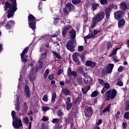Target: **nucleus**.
I'll return each mask as SVG.
<instances>
[{
  "mask_svg": "<svg viewBox=\"0 0 129 129\" xmlns=\"http://www.w3.org/2000/svg\"><path fill=\"white\" fill-rule=\"evenodd\" d=\"M6 1H10V2H11V4H10L9 2L7 1L5 3V6L4 7L5 11H8L7 18L8 19H10V18H12V17L14 16L15 12L17 11V10H18V8H17V6H18V5L17 4V0ZM8 9H9L8 10Z\"/></svg>",
  "mask_w": 129,
  "mask_h": 129,
  "instance_id": "nucleus-1",
  "label": "nucleus"
},
{
  "mask_svg": "<svg viewBox=\"0 0 129 129\" xmlns=\"http://www.w3.org/2000/svg\"><path fill=\"white\" fill-rule=\"evenodd\" d=\"M72 27L71 25L67 26L63 28L62 30V36L63 38H66L67 35V33L69 32V36H71L72 39H75L76 38V31L73 28L71 29Z\"/></svg>",
  "mask_w": 129,
  "mask_h": 129,
  "instance_id": "nucleus-2",
  "label": "nucleus"
},
{
  "mask_svg": "<svg viewBox=\"0 0 129 129\" xmlns=\"http://www.w3.org/2000/svg\"><path fill=\"white\" fill-rule=\"evenodd\" d=\"M104 17H105V13L102 11L96 14L95 17L92 18V23L91 24V28L93 29L96 25H97V23H99V22H101L103 19H104Z\"/></svg>",
  "mask_w": 129,
  "mask_h": 129,
  "instance_id": "nucleus-3",
  "label": "nucleus"
},
{
  "mask_svg": "<svg viewBox=\"0 0 129 129\" xmlns=\"http://www.w3.org/2000/svg\"><path fill=\"white\" fill-rule=\"evenodd\" d=\"M117 93V91L115 90V89H113L112 90H108L107 92L105 93V98L106 101L110 100V99H114L115 98V96H116V94Z\"/></svg>",
  "mask_w": 129,
  "mask_h": 129,
  "instance_id": "nucleus-4",
  "label": "nucleus"
},
{
  "mask_svg": "<svg viewBox=\"0 0 129 129\" xmlns=\"http://www.w3.org/2000/svg\"><path fill=\"white\" fill-rule=\"evenodd\" d=\"M75 7L73 6V4L71 2H68L67 3L65 8L63 9V15L66 16V15L69 14V13L72 12V10H74Z\"/></svg>",
  "mask_w": 129,
  "mask_h": 129,
  "instance_id": "nucleus-5",
  "label": "nucleus"
},
{
  "mask_svg": "<svg viewBox=\"0 0 129 129\" xmlns=\"http://www.w3.org/2000/svg\"><path fill=\"white\" fill-rule=\"evenodd\" d=\"M111 9L116 10L117 9V5H114V4L110 5L105 9V14L106 19H109L110 13L111 12Z\"/></svg>",
  "mask_w": 129,
  "mask_h": 129,
  "instance_id": "nucleus-6",
  "label": "nucleus"
},
{
  "mask_svg": "<svg viewBox=\"0 0 129 129\" xmlns=\"http://www.w3.org/2000/svg\"><path fill=\"white\" fill-rule=\"evenodd\" d=\"M12 124L14 128H19L23 125V123H22V120L20 118L16 117L14 119Z\"/></svg>",
  "mask_w": 129,
  "mask_h": 129,
  "instance_id": "nucleus-7",
  "label": "nucleus"
},
{
  "mask_svg": "<svg viewBox=\"0 0 129 129\" xmlns=\"http://www.w3.org/2000/svg\"><path fill=\"white\" fill-rule=\"evenodd\" d=\"M93 114V108L91 106L85 108V116L88 118H90Z\"/></svg>",
  "mask_w": 129,
  "mask_h": 129,
  "instance_id": "nucleus-8",
  "label": "nucleus"
},
{
  "mask_svg": "<svg viewBox=\"0 0 129 129\" xmlns=\"http://www.w3.org/2000/svg\"><path fill=\"white\" fill-rule=\"evenodd\" d=\"M66 46L67 49L71 52L75 51V45L73 40H69Z\"/></svg>",
  "mask_w": 129,
  "mask_h": 129,
  "instance_id": "nucleus-9",
  "label": "nucleus"
},
{
  "mask_svg": "<svg viewBox=\"0 0 129 129\" xmlns=\"http://www.w3.org/2000/svg\"><path fill=\"white\" fill-rule=\"evenodd\" d=\"M114 17L116 21H119L123 17V12L117 11L114 13Z\"/></svg>",
  "mask_w": 129,
  "mask_h": 129,
  "instance_id": "nucleus-10",
  "label": "nucleus"
},
{
  "mask_svg": "<svg viewBox=\"0 0 129 129\" xmlns=\"http://www.w3.org/2000/svg\"><path fill=\"white\" fill-rule=\"evenodd\" d=\"M66 109L67 110H70L71 108H72V106L73 105V103L71 102V98L70 97H67L66 100Z\"/></svg>",
  "mask_w": 129,
  "mask_h": 129,
  "instance_id": "nucleus-11",
  "label": "nucleus"
},
{
  "mask_svg": "<svg viewBox=\"0 0 129 129\" xmlns=\"http://www.w3.org/2000/svg\"><path fill=\"white\" fill-rule=\"evenodd\" d=\"M24 91L25 92L26 97L30 98L31 97V90L27 84L25 85Z\"/></svg>",
  "mask_w": 129,
  "mask_h": 129,
  "instance_id": "nucleus-12",
  "label": "nucleus"
},
{
  "mask_svg": "<svg viewBox=\"0 0 129 129\" xmlns=\"http://www.w3.org/2000/svg\"><path fill=\"white\" fill-rule=\"evenodd\" d=\"M37 22H38V20H35V21H29L28 23V25L29 28H31L32 30L35 32L36 30V24H37Z\"/></svg>",
  "mask_w": 129,
  "mask_h": 129,
  "instance_id": "nucleus-13",
  "label": "nucleus"
},
{
  "mask_svg": "<svg viewBox=\"0 0 129 129\" xmlns=\"http://www.w3.org/2000/svg\"><path fill=\"white\" fill-rule=\"evenodd\" d=\"M113 67H114V64L113 63H110L107 66L106 68L107 74H111Z\"/></svg>",
  "mask_w": 129,
  "mask_h": 129,
  "instance_id": "nucleus-14",
  "label": "nucleus"
},
{
  "mask_svg": "<svg viewBox=\"0 0 129 129\" xmlns=\"http://www.w3.org/2000/svg\"><path fill=\"white\" fill-rule=\"evenodd\" d=\"M73 61H74L76 62V64L79 66L80 65L81 62L80 61H79V58H78V53H75L73 54L72 56Z\"/></svg>",
  "mask_w": 129,
  "mask_h": 129,
  "instance_id": "nucleus-15",
  "label": "nucleus"
},
{
  "mask_svg": "<svg viewBox=\"0 0 129 129\" xmlns=\"http://www.w3.org/2000/svg\"><path fill=\"white\" fill-rule=\"evenodd\" d=\"M15 23L14 20H10L8 22H7L6 25V28L7 29V30H11L12 29V26L15 25Z\"/></svg>",
  "mask_w": 129,
  "mask_h": 129,
  "instance_id": "nucleus-16",
  "label": "nucleus"
},
{
  "mask_svg": "<svg viewBox=\"0 0 129 129\" xmlns=\"http://www.w3.org/2000/svg\"><path fill=\"white\" fill-rule=\"evenodd\" d=\"M84 81L85 84H90L93 81V79L90 76L87 75L85 76Z\"/></svg>",
  "mask_w": 129,
  "mask_h": 129,
  "instance_id": "nucleus-17",
  "label": "nucleus"
},
{
  "mask_svg": "<svg viewBox=\"0 0 129 129\" xmlns=\"http://www.w3.org/2000/svg\"><path fill=\"white\" fill-rule=\"evenodd\" d=\"M86 66H87V67H91L92 68H93L96 66V63L91 60H87L86 61Z\"/></svg>",
  "mask_w": 129,
  "mask_h": 129,
  "instance_id": "nucleus-18",
  "label": "nucleus"
},
{
  "mask_svg": "<svg viewBox=\"0 0 129 129\" xmlns=\"http://www.w3.org/2000/svg\"><path fill=\"white\" fill-rule=\"evenodd\" d=\"M81 100H82V98L80 97V95L78 94L77 95V98H76V99L74 101L73 104L74 105H76L77 103L79 104L81 102Z\"/></svg>",
  "mask_w": 129,
  "mask_h": 129,
  "instance_id": "nucleus-19",
  "label": "nucleus"
},
{
  "mask_svg": "<svg viewBox=\"0 0 129 129\" xmlns=\"http://www.w3.org/2000/svg\"><path fill=\"white\" fill-rule=\"evenodd\" d=\"M125 24V20L124 19H120L118 22V28H122L124 24Z\"/></svg>",
  "mask_w": 129,
  "mask_h": 129,
  "instance_id": "nucleus-20",
  "label": "nucleus"
},
{
  "mask_svg": "<svg viewBox=\"0 0 129 129\" xmlns=\"http://www.w3.org/2000/svg\"><path fill=\"white\" fill-rule=\"evenodd\" d=\"M62 91V93L66 96L71 95V91L68 88H63Z\"/></svg>",
  "mask_w": 129,
  "mask_h": 129,
  "instance_id": "nucleus-21",
  "label": "nucleus"
},
{
  "mask_svg": "<svg viewBox=\"0 0 129 129\" xmlns=\"http://www.w3.org/2000/svg\"><path fill=\"white\" fill-rule=\"evenodd\" d=\"M40 51L41 52H44L41 55L43 59H45V58H47V49H41Z\"/></svg>",
  "mask_w": 129,
  "mask_h": 129,
  "instance_id": "nucleus-22",
  "label": "nucleus"
},
{
  "mask_svg": "<svg viewBox=\"0 0 129 129\" xmlns=\"http://www.w3.org/2000/svg\"><path fill=\"white\" fill-rule=\"evenodd\" d=\"M28 22H32L33 21H36V17L34 16L32 14H29L28 16Z\"/></svg>",
  "mask_w": 129,
  "mask_h": 129,
  "instance_id": "nucleus-23",
  "label": "nucleus"
},
{
  "mask_svg": "<svg viewBox=\"0 0 129 129\" xmlns=\"http://www.w3.org/2000/svg\"><path fill=\"white\" fill-rule=\"evenodd\" d=\"M127 8V7L126 6V4H125L124 2L121 3L120 4V9L121 10H122L123 11H125Z\"/></svg>",
  "mask_w": 129,
  "mask_h": 129,
  "instance_id": "nucleus-24",
  "label": "nucleus"
},
{
  "mask_svg": "<svg viewBox=\"0 0 129 129\" xmlns=\"http://www.w3.org/2000/svg\"><path fill=\"white\" fill-rule=\"evenodd\" d=\"M21 61L22 62H23L24 64H26L27 62H28V55H24L23 56H22V54H21Z\"/></svg>",
  "mask_w": 129,
  "mask_h": 129,
  "instance_id": "nucleus-25",
  "label": "nucleus"
},
{
  "mask_svg": "<svg viewBox=\"0 0 129 129\" xmlns=\"http://www.w3.org/2000/svg\"><path fill=\"white\" fill-rule=\"evenodd\" d=\"M92 8L93 11H96L98 8H99V5L96 3H93L92 5Z\"/></svg>",
  "mask_w": 129,
  "mask_h": 129,
  "instance_id": "nucleus-26",
  "label": "nucleus"
},
{
  "mask_svg": "<svg viewBox=\"0 0 129 129\" xmlns=\"http://www.w3.org/2000/svg\"><path fill=\"white\" fill-rule=\"evenodd\" d=\"M56 97H57V94H56V92L52 93L51 98V103H55V99H56Z\"/></svg>",
  "mask_w": 129,
  "mask_h": 129,
  "instance_id": "nucleus-27",
  "label": "nucleus"
},
{
  "mask_svg": "<svg viewBox=\"0 0 129 129\" xmlns=\"http://www.w3.org/2000/svg\"><path fill=\"white\" fill-rule=\"evenodd\" d=\"M110 106H111V104H109L106 106V107L104 108L102 111L103 113H105L106 111H109L110 109Z\"/></svg>",
  "mask_w": 129,
  "mask_h": 129,
  "instance_id": "nucleus-28",
  "label": "nucleus"
},
{
  "mask_svg": "<svg viewBox=\"0 0 129 129\" xmlns=\"http://www.w3.org/2000/svg\"><path fill=\"white\" fill-rule=\"evenodd\" d=\"M20 101L19 100V99H17V102L15 106V110H17V111L18 112L20 111Z\"/></svg>",
  "mask_w": 129,
  "mask_h": 129,
  "instance_id": "nucleus-29",
  "label": "nucleus"
},
{
  "mask_svg": "<svg viewBox=\"0 0 129 129\" xmlns=\"http://www.w3.org/2000/svg\"><path fill=\"white\" fill-rule=\"evenodd\" d=\"M77 81L78 84L81 85V84H83V79L81 77H79L77 79Z\"/></svg>",
  "mask_w": 129,
  "mask_h": 129,
  "instance_id": "nucleus-30",
  "label": "nucleus"
},
{
  "mask_svg": "<svg viewBox=\"0 0 129 129\" xmlns=\"http://www.w3.org/2000/svg\"><path fill=\"white\" fill-rule=\"evenodd\" d=\"M119 49V47L115 48L111 52V53L109 54V57H112V56H113V55L116 54L117 52V50Z\"/></svg>",
  "mask_w": 129,
  "mask_h": 129,
  "instance_id": "nucleus-31",
  "label": "nucleus"
},
{
  "mask_svg": "<svg viewBox=\"0 0 129 129\" xmlns=\"http://www.w3.org/2000/svg\"><path fill=\"white\" fill-rule=\"evenodd\" d=\"M29 47L27 46L22 51V53H21V55H22V56H25L26 55V53H27L29 51Z\"/></svg>",
  "mask_w": 129,
  "mask_h": 129,
  "instance_id": "nucleus-32",
  "label": "nucleus"
},
{
  "mask_svg": "<svg viewBox=\"0 0 129 129\" xmlns=\"http://www.w3.org/2000/svg\"><path fill=\"white\" fill-rule=\"evenodd\" d=\"M91 38H94V35L92 33L85 36L84 39V40H87L88 39H91Z\"/></svg>",
  "mask_w": 129,
  "mask_h": 129,
  "instance_id": "nucleus-33",
  "label": "nucleus"
},
{
  "mask_svg": "<svg viewBox=\"0 0 129 129\" xmlns=\"http://www.w3.org/2000/svg\"><path fill=\"white\" fill-rule=\"evenodd\" d=\"M117 85L118 86H123V83L121 81L120 78L117 79Z\"/></svg>",
  "mask_w": 129,
  "mask_h": 129,
  "instance_id": "nucleus-34",
  "label": "nucleus"
},
{
  "mask_svg": "<svg viewBox=\"0 0 129 129\" xmlns=\"http://www.w3.org/2000/svg\"><path fill=\"white\" fill-rule=\"evenodd\" d=\"M42 67H43V63L41 61H39L38 63L36 64V69H41Z\"/></svg>",
  "mask_w": 129,
  "mask_h": 129,
  "instance_id": "nucleus-35",
  "label": "nucleus"
},
{
  "mask_svg": "<svg viewBox=\"0 0 129 129\" xmlns=\"http://www.w3.org/2000/svg\"><path fill=\"white\" fill-rule=\"evenodd\" d=\"M125 110H126V111L129 110V100L126 101L125 103Z\"/></svg>",
  "mask_w": 129,
  "mask_h": 129,
  "instance_id": "nucleus-36",
  "label": "nucleus"
},
{
  "mask_svg": "<svg viewBox=\"0 0 129 129\" xmlns=\"http://www.w3.org/2000/svg\"><path fill=\"white\" fill-rule=\"evenodd\" d=\"M97 95H98V92L95 90L92 93L91 96V97H96Z\"/></svg>",
  "mask_w": 129,
  "mask_h": 129,
  "instance_id": "nucleus-37",
  "label": "nucleus"
},
{
  "mask_svg": "<svg viewBox=\"0 0 129 129\" xmlns=\"http://www.w3.org/2000/svg\"><path fill=\"white\" fill-rule=\"evenodd\" d=\"M72 3L73 5H79L81 3V0H72Z\"/></svg>",
  "mask_w": 129,
  "mask_h": 129,
  "instance_id": "nucleus-38",
  "label": "nucleus"
},
{
  "mask_svg": "<svg viewBox=\"0 0 129 129\" xmlns=\"http://www.w3.org/2000/svg\"><path fill=\"white\" fill-rule=\"evenodd\" d=\"M51 122H52V123H59V122H60V119L54 118L52 119Z\"/></svg>",
  "mask_w": 129,
  "mask_h": 129,
  "instance_id": "nucleus-39",
  "label": "nucleus"
},
{
  "mask_svg": "<svg viewBox=\"0 0 129 129\" xmlns=\"http://www.w3.org/2000/svg\"><path fill=\"white\" fill-rule=\"evenodd\" d=\"M41 127L43 129H48L49 126L47 123H43L41 125Z\"/></svg>",
  "mask_w": 129,
  "mask_h": 129,
  "instance_id": "nucleus-40",
  "label": "nucleus"
},
{
  "mask_svg": "<svg viewBox=\"0 0 129 129\" xmlns=\"http://www.w3.org/2000/svg\"><path fill=\"white\" fill-rule=\"evenodd\" d=\"M111 47H112V45H111V42L108 41L106 43L107 50H109V49H110Z\"/></svg>",
  "mask_w": 129,
  "mask_h": 129,
  "instance_id": "nucleus-41",
  "label": "nucleus"
},
{
  "mask_svg": "<svg viewBox=\"0 0 129 129\" xmlns=\"http://www.w3.org/2000/svg\"><path fill=\"white\" fill-rule=\"evenodd\" d=\"M72 72H73V71H72L71 68L69 67L68 69V71H67V74H68V77H70V75L72 73Z\"/></svg>",
  "mask_w": 129,
  "mask_h": 129,
  "instance_id": "nucleus-42",
  "label": "nucleus"
},
{
  "mask_svg": "<svg viewBox=\"0 0 129 129\" xmlns=\"http://www.w3.org/2000/svg\"><path fill=\"white\" fill-rule=\"evenodd\" d=\"M43 101H45V102H48V95H44L42 97Z\"/></svg>",
  "mask_w": 129,
  "mask_h": 129,
  "instance_id": "nucleus-43",
  "label": "nucleus"
},
{
  "mask_svg": "<svg viewBox=\"0 0 129 129\" xmlns=\"http://www.w3.org/2000/svg\"><path fill=\"white\" fill-rule=\"evenodd\" d=\"M100 3L102 6H105V5H107L108 2H107V0H101Z\"/></svg>",
  "mask_w": 129,
  "mask_h": 129,
  "instance_id": "nucleus-44",
  "label": "nucleus"
},
{
  "mask_svg": "<svg viewBox=\"0 0 129 129\" xmlns=\"http://www.w3.org/2000/svg\"><path fill=\"white\" fill-rule=\"evenodd\" d=\"M35 79H36V76H35V75L34 74H32L29 77L30 81H34Z\"/></svg>",
  "mask_w": 129,
  "mask_h": 129,
  "instance_id": "nucleus-45",
  "label": "nucleus"
},
{
  "mask_svg": "<svg viewBox=\"0 0 129 129\" xmlns=\"http://www.w3.org/2000/svg\"><path fill=\"white\" fill-rule=\"evenodd\" d=\"M57 115H58V116H62V115H64V113H63V111H62V110H58Z\"/></svg>",
  "mask_w": 129,
  "mask_h": 129,
  "instance_id": "nucleus-46",
  "label": "nucleus"
},
{
  "mask_svg": "<svg viewBox=\"0 0 129 129\" xmlns=\"http://www.w3.org/2000/svg\"><path fill=\"white\" fill-rule=\"evenodd\" d=\"M101 32V29H94L93 31L94 35H97L98 33H100Z\"/></svg>",
  "mask_w": 129,
  "mask_h": 129,
  "instance_id": "nucleus-47",
  "label": "nucleus"
},
{
  "mask_svg": "<svg viewBox=\"0 0 129 129\" xmlns=\"http://www.w3.org/2000/svg\"><path fill=\"white\" fill-rule=\"evenodd\" d=\"M112 60L113 62H115V63H117V62H119V59H117V56H114L113 57Z\"/></svg>",
  "mask_w": 129,
  "mask_h": 129,
  "instance_id": "nucleus-48",
  "label": "nucleus"
},
{
  "mask_svg": "<svg viewBox=\"0 0 129 129\" xmlns=\"http://www.w3.org/2000/svg\"><path fill=\"white\" fill-rule=\"evenodd\" d=\"M78 72L80 74H82L83 73V69L81 67H79L78 68Z\"/></svg>",
  "mask_w": 129,
  "mask_h": 129,
  "instance_id": "nucleus-49",
  "label": "nucleus"
},
{
  "mask_svg": "<svg viewBox=\"0 0 129 129\" xmlns=\"http://www.w3.org/2000/svg\"><path fill=\"white\" fill-rule=\"evenodd\" d=\"M73 76L74 77H77V73L75 71H73L70 74V77Z\"/></svg>",
  "mask_w": 129,
  "mask_h": 129,
  "instance_id": "nucleus-50",
  "label": "nucleus"
},
{
  "mask_svg": "<svg viewBox=\"0 0 129 129\" xmlns=\"http://www.w3.org/2000/svg\"><path fill=\"white\" fill-rule=\"evenodd\" d=\"M124 116L126 119H129V111H127L125 112L124 114Z\"/></svg>",
  "mask_w": 129,
  "mask_h": 129,
  "instance_id": "nucleus-51",
  "label": "nucleus"
},
{
  "mask_svg": "<svg viewBox=\"0 0 129 129\" xmlns=\"http://www.w3.org/2000/svg\"><path fill=\"white\" fill-rule=\"evenodd\" d=\"M42 109L43 111H47V110H50V108L48 106H44L42 107Z\"/></svg>",
  "mask_w": 129,
  "mask_h": 129,
  "instance_id": "nucleus-52",
  "label": "nucleus"
},
{
  "mask_svg": "<svg viewBox=\"0 0 129 129\" xmlns=\"http://www.w3.org/2000/svg\"><path fill=\"white\" fill-rule=\"evenodd\" d=\"M54 20H53V24L54 25H57L58 24V22H59V18H54Z\"/></svg>",
  "mask_w": 129,
  "mask_h": 129,
  "instance_id": "nucleus-53",
  "label": "nucleus"
},
{
  "mask_svg": "<svg viewBox=\"0 0 129 129\" xmlns=\"http://www.w3.org/2000/svg\"><path fill=\"white\" fill-rule=\"evenodd\" d=\"M11 115L12 116L13 119H15V118L17 117V116H16V111H12L11 113Z\"/></svg>",
  "mask_w": 129,
  "mask_h": 129,
  "instance_id": "nucleus-54",
  "label": "nucleus"
},
{
  "mask_svg": "<svg viewBox=\"0 0 129 129\" xmlns=\"http://www.w3.org/2000/svg\"><path fill=\"white\" fill-rule=\"evenodd\" d=\"M84 50V46H79L78 51L79 52H82V50Z\"/></svg>",
  "mask_w": 129,
  "mask_h": 129,
  "instance_id": "nucleus-55",
  "label": "nucleus"
},
{
  "mask_svg": "<svg viewBox=\"0 0 129 129\" xmlns=\"http://www.w3.org/2000/svg\"><path fill=\"white\" fill-rule=\"evenodd\" d=\"M41 120H43V121H48V120H49V118L46 116H43Z\"/></svg>",
  "mask_w": 129,
  "mask_h": 129,
  "instance_id": "nucleus-56",
  "label": "nucleus"
},
{
  "mask_svg": "<svg viewBox=\"0 0 129 129\" xmlns=\"http://www.w3.org/2000/svg\"><path fill=\"white\" fill-rule=\"evenodd\" d=\"M105 88H106L107 89H109V88H110V85H109V84L108 83H105L104 84V87Z\"/></svg>",
  "mask_w": 129,
  "mask_h": 129,
  "instance_id": "nucleus-57",
  "label": "nucleus"
},
{
  "mask_svg": "<svg viewBox=\"0 0 129 129\" xmlns=\"http://www.w3.org/2000/svg\"><path fill=\"white\" fill-rule=\"evenodd\" d=\"M119 115H120V112L118 111L115 115V117L116 119H118V118H119Z\"/></svg>",
  "mask_w": 129,
  "mask_h": 129,
  "instance_id": "nucleus-58",
  "label": "nucleus"
},
{
  "mask_svg": "<svg viewBox=\"0 0 129 129\" xmlns=\"http://www.w3.org/2000/svg\"><path fill=\"white\" fill-rule=\"evenodd\" d=\"M81 59L82 62H83V63H84V61H85V55L84 54H81Z\"/></svg>",
  "mask_w": 129,
  "mask_h": 129,
  "instance_id": "nucleus-59",
  "label": "nucleus"
},
{
  "mask_svg": "<svg viewBox=\"0 0 129 129\" xmlns=\"http://www.w3.org/2000/svg\"><path fill=\"white\" fill-rule=\"evenodd\" d=\"M98 82L100 84H101V85H103L104 84V81L101 79H98Z\"/></svg>",
  "mask_w": 129,
  "mask_h": 129,
  "instance_id": "nucleus-60",
  "label": "nucleus"
},
{
  "mask_svg": "<svg viewBox=\"0 0 129 129\" xmlns=\"http://www.w3.org/2000/svg\"><path fill=\"white\" fill-rule=\"evenodd\" d=\"M106 74H107V73L106 72L105 70L103 69L102 71V76H105V75H106Z\"/></svg>",
  "mask_w": 129,
  "mask_h": 129,
  "instance_id": "nucleus-61",
  "label": "nucleus"
},
{
  "mask_svg": "<svg viewBox=\"0 0 129 129\" xmlns=\"http://www.w3.org/2000/svg\"><path fill=\"white\" fill-rule=\"evenodd\" d=\"M122 70H123V67L122 66H120L118 69V72L120 73V72H122Z\"/></svg>",
  "mask_w": 129,
  "mask_h": 129,
  "instance_id": "nucleus-62",
  "label": "nucleus"
},
{
  "mask_svg": "<svg viewBox=\"0 0 129 129\" xmlns=\"http://www.w3.org/2000/svg\"><path fill=\"white\" fill-rule=\"evenodd\" d=\"M105 91H107V89H106V88H105L104 87L103 88L102 90L101 91V93H102V94H104V92H105Z\"/></svg>",
  "mask_w": 129,
  "mask_h": 129,
  "instance_id": "nucleus-63",
  "label": "nucleus"
},
{
  "mask_svg": "<svg viewBox=\"0 0 129 129\" xmlns=\"http://www.w3.org/2000/svg\"><path fill=\"white\" fill-rule=\"evenodd\" d=\"M48 78L49 80H53V79H54V76H53V75H49Z\"/></svg>",
  "mask_w": 129,
  "mask_h": 129,
  "instance_id": "nucleus-64",
  "label": "nucleus"
}]
</instances>
